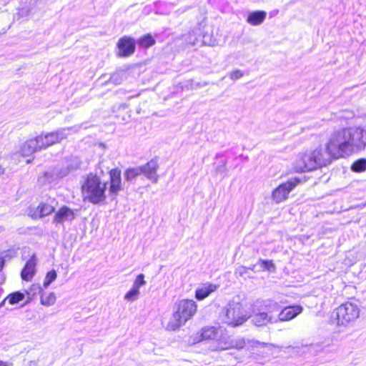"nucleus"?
Segmentation results:
<instances>
[{"mask_svg":"<svg viewBox=\"0 0 366 366\" xmlns=\"http://www.w3.org/2000/svg\"><path fill=\"white\" fill-rule=\"evenodd\" d=\"M75 218L76 213L74 210L64 205L55 212L52 222L56 225L63 224L65 222H71Z\"/></svg>","mask_w":366,"mask_h":366,"instance_id":"nucleus-13","label":"nucleus"},{"mask_svg":"<svg viewBox=\"0 0 366 366\" xmlns=\"http://www.w3.org/2000/svg\"><path fill=\"white\" fill-rule=\"evenodd\" d=\"M139 168L142 171V174H144L148 179L154 183L157 182L159 176L157 172L159 164L156 159H152L147 164L139 166Z\"/></svg>","mask_w":366,"mask_h":366,"instance_id":"nucleus-14","label":"nucleus"},{"mask_svg":"<svg viewBox=\"0 0 366 366\" xmlns=\"http://www.w3.org/2000/svg\"><path fill=\"white\" fill-rule=\"evenodd\" d=\"M146 285V281L144 280V275L143 274H139L137 276L132 287L139 290L140 287Z\"/></svg>","mask_w":366,"mask_h":366,"instance_id":"nucleus-32","label":"nucleus"},{"mask_svg":"<svg viewBox=\"0 0 366 366\" xmlns=\"http://www.w3.org/2000/svg\"><path fill=\"white\" fill-rule=\"evenodd\" d=\"M57 277L56 272L51 269L46 274L43 285L45 288L48 287Z\"/></svg>","mask_w":366,"mask_h":366,"instance_id":"nucleus-29","label":"nucleus"},{"mask_svg":"<svg viewBox=\"0 0 366 366\" xmlns=\"http://www.w3.org/2000/svg\"><path fill=\"white\" fill-rule=\"evenodd\" d=\"M117 47L119 49V56L128 57L134 53L136 42L132 37L124 36L120 38L118 41Z\"/></svg>","mask_w":366,"mask_h":366,"instance_id":"nucleus-12","label":"nucleus"},{"mask_svg":"<svg viewBox=\"0 0 366 366\" xmlns=\"http://www.w3.org/2000/svg\"><path fill=\"white\" fill-rule=\"evenodd\" d=\"M335 153L330 139L325 148L319 147L300 154L295 162V169L297 172H305L325 167L330 164L332 159L339 158Z\"/></svg>","mask_w":366,"mask_h":366,"instance_id":"nucleus-2","label":"nucleus"},{"mask_svg":"<svg viewBox=\"0 0 366 366\" xmlns=\"http://www.w3.org/2000/svg\"><path fill=\"white\" fill-rule=\"evenodd\" d=\"M222 322L237 327L242 325L247 320L246 312L242 305L239 302L230 301L219 313Z\"/></svg>","mask_w":366,"mask_h":366,"instance_id":"nucleus-6","label":"nucleus"},{"mask_svg":"<svg viewBox=\"0 0 366 366\" xmlns=\"http://www.w3.org/2000/svg\"><path fill=\"white\" fill-rule=\"evenodd\" d=\"M31 11L27 8H21L19 9L18 12V15L21 17H24L28 16L30 14Z\"/></svg>","mask_w":366,"mask_h":366,"instance_id":"nucleus-38","label":"nucleus"},{"mask_svg":"<svg viewBox=\"0 0 366 366\" xmlns=\"http://www.w3.org/2000/svg\"><path fill=\"white\" fill-rule=\"evenodd\" d=\"M267 12L262 10L249 11L247 16V22L252 26H258L264 22Z\"/></svg>","mask_w":366,"mask_h":366,"instance_id":"nucleus-18","label":"nucleus"},{"mask_svg":"<svg viewBox=\"0 0 366 366\" xmlns=\"http://www.w3.org/2000/svg\"><path fill=\"white\" fill-rule=\"evenodd\" d=\"M69 130V128H61L52 132H42L38 135L39 138L41 139L40 144L42 149H46L49 147L59 143L66 139Z\"/></svg>","mask_w":366,"mask_h":366,"instance_id":"nucleus-8","label":"nucleus"},{"mask_svg":"<svg viewBox=\"0 0 366 366\" xmlns=\"http://www.w3.org/2000/svg\"><path fill=\"white\" fill-rule=\"evenodd\" d=\"M217 337V329L214 327H207L202 329L199 341L214 340Z\"/></svg>","mask_w":366,"mask_h":366,"instance_id":"nucleus-20","label":"nucleus"},{"mask_svg":"<svg viewBox=\"0 0 366 366\" xmlns=\"http://www.w3.org/2000/svg\"><path fill=\"white\" fill-rule=\"evenodd\" d=\"M200 38V36H197L196 33L192 31V32H189L188 36L186 38V41L187 43L194 46L198 44L199 39Z\"/></svg>","mask_w":366,"mask_h":366,"instance_id":"nucleus-33","label":"nucleus"},{"mask_svg":"<svg viewBox=\"0 0 366 366\" xmlns=\"http://www.w3.org/2000/svg\"><path fill=\"white\" fill-rule=\"evenodd\" d=\"M229 76L232 80L235 81L242 78L244 76V72L239 69H236L230 72Z\"/></svg>","mask_w":366,"mask_h":366,"instance_id":"nucleus-35","label":"nucleus"},{"mask_svg":"<svg viewBox=\"0 0 366 366\" xmlns=\"http://www.w3.org/2000/svg\"><path fill=\"white\" fill-rule=\"evenodd\" d=\"M107 182H102L100 178L93 173H89L81 185L82 196L84 201L93 204H99L107 198Z\"/></svg>","mask_w":366,"mask_h":366,"instance_id":"nucleus-4","label":"nucleus"},{"mask_svg":"<svg viewBox=\"0 0 366 366\" xmlns=\"http://www.w3.org/2000/svg\"><path fill=\"white\" fill-rule=\"evenodd\" d=\"M0 366H11V364H9L7 362L0 360Z\"/></svg>","mask_w":366,"mask_h":366,"instance_id":"nucleus-41","label":"nucleus"},{"mask_svg":"<svg viewBox=\"0 0 366 366\" xmlns=\"http://www.w3.org/2000/svg\"><path fill=\"white\" fill-rule=\"evenodd\" d=\"M197 305L193 300H181L174 307L172 318L167 325V330L174 331L184 325L197 312Z\"/></svg>","mask_w":366,"mask_h":366,"instance_id":"nucleus-5","label":"nucleus"},{"mask_svg":"<svg viewBox=\"0 0 366 366\" xmlns=\"http://www.w3.org/2000/svg\"><path fill=\"white\" fill-rule=\"evenodd\" d=\"M279 310L276 314L277 323L279 322L290 321L302 312L303 307L301 305H290L282 307L279 304Z\"/></svg>","mask_w":366,"mask_h":366,"instance_id":"nucleus-10","label":"nucleus"},{"mask_svg":"<svg viewBox=\"0 0 366 366\" xmlns=\"http://www.w3.org/2000/svg\"><path fill=\"white\" fill-rule=\"evenodd\" d=\"M25 298V293L21 291H16L7 295L6 300H8L10 305H15L22 301Z\"/></svg>","mask_w":366,"mask_h":366,"instance_id":"nucleus-24","label":"nucleus"},{"mask_svg":"<svg viewBox=\"0 0 366 366\" xmlns=\"http://www.w3.org/2000/svg\"><path fill=\"white\" fill-rule=\"evenodd\" d=\"M139 293V290L132 287V288L125 294L124 300L129 302H134L138 299Z\"/></svg>","mask_w":366,"mask_h":366,"instance_id":"nucleus-28","label":"nucleus"},{"mask_svg":"<svg viewBox=\"0 0 366 366\" xmlns=\"http://www.w3.org/2000/svg\"><path fill=\"white\" fill-rule=\"evenodd\" d=\"M352 171L361 172L366 169V159L362 158L356 160L351 166Z\"/></svg>","mask_w":366,"mask_h":366,"instance_id":"nucleus-27","label":"nucleus"},{"mask_svg":"<svg viewBox=\"0 0 366 366\" xmlns=\"http://www.w3.org/2000/svg\"><path fill=\"white\" fill-rule=\"evenodd\" d=\"M279 303L272 300H257L252 305V322L257 327L267 326L277 323L276 314L279 310Z\"/></svg>","mask_w":366,"mask_h":366,"instance_id":"nucleus-3","label":"nucleus"},{"mask_svg":"<svg viewBox=\"0 0 366 366\" xmlns=\"http://www.w3.org/2000/svg\"><path fill=\"white\" fill-rule=\"evenodd\" d=\"M227 162V159H224L219 161L218 163H214L216 172L221 174H226L227 172V168L226 167Z\"/></svg>","mask_w":366,"mask_h":366,"instance_id":"nucleus-31","label":"nucleus"},{"mask_svg":"<svg viewBox=\"0 0 366 366\" xmlns=\"http://www.w3.org/2000/svg\"><path fill=\"white\" fill-rule=\"evenodd\" d=\"M260 260H261V264L262 266L263 271L267 270L269 272H275L276 267L272 260L262 259H260Z\"/></svg>","mask_w":366,"mask_h":366,"instance_id":"nucleus-30","label":"nucleus"},{"mask_svg":"<svg viewBox=\"0 0 366 366\" xmlns=\"http://www.w3.org/2000/svg\"><path fill=\"white\" fill-rule=\"evenodd\" d=\"M358 305L351 302L340 305L332 313L339 326H352L360 316Z\"/></svg>","mask_w":366,"mask_h":366,"instance_id":"nucleus-7","label":"nucleus"},{"mask_svg":"<svg viewBox=\"0 0 366 366\" xmlns=\"http://www.w3.org/2000/svg\"><path fill=\"white\" fill-rule=\"evenodd\" d=\"M54 212V207L48 203L41 202L36 208V211L31 216L33 218H43Z\"/></svg>","mask_w":366,"mask_h":366,"instance_id":"nucleus-19","label":"nucleus"},{"mask_svg":"<svg viewBox=\"0 0 366 366\" xmlns=\"http://www.w3.org/2000/svg\"><path fill=\"white\" fill-rule=\"evenodd\" d=\"M300 182L297 177L291 178L286 182L280 184L272 194V199L276 203L285 200L289 193Z\"/></svg>","mask_w":366,"mask_h":366,"instance_id":"nucleus-9","label":"nucleus"},{"mask_svg":"<svg viewBox=\"0 0 366 366\" xmlns=\"http://www.w3.org/2000/svg\"><path fill=\"white\" fill-rule=\"evenodd\" d=\"M74 169L71 165L62 167L58 171L57 176L58 177L63 178L68 175Z\"/></svg>","mask_w":366,"mask_h":366,"instance_id":"nucleus-34","label":"nucleus"},{"mask_svg":"<svg viewBox=\"0 0 366 366\" xmlns=\"http://www.w3.org/2000/svg\"><path fill=\"white\" fill-rule=\"evenodd\" d=\"M109 195L117 197L120 191L123 189L122 183V172L119 168H114L109 171Z\"/></svg>","mask_w":366,"mask_h":366,"instance_id":"nucleus-11","label":"nucleus"},{"mask_svg":"<svg viewBox=\"0 0 366 366\" xmlns=\"http://www.w3.org/2000/svg\"><path fill=\"white\" fill-rule=\"evenodd\" d=\"M155 42V39L151 34L144 35L139 38L137 41V44L144 48H149L153 46Z\"/></svg>","mask_w":366,"mask_h":366,"instance_id":"nucleus-25","label":"nucleus"},{"mask_svg":"<svg viewBox=\"0 0 366 366\" xmlns=\"http://www.w3.org/2000/svg\"><path fill=\"white\" fill-rule=\"evenodd\" d=\"M4 259L3 257H0V272L1 271L4 265Z\"/></svg>","mask_w":366,"mask_h":366,"instance_id":"nucleus-39","label":"nucleus"},{"mask_svg":"<svg viewBox=\"0 0 366 366\" xmlns=\"http://www.w3.org/2000/svg\"><path fill=\"white\" fill-rule=\"evenodd\" d=\"M7 300H6V298H4L1 302H0V308L4 307L5 305V303L6 302Z\"/></svg>","mask_w":366,"mask_h":366,"instance_id":"nucleus-42","label":"nucleus"},{"mask_svg":"<svg viewBox=\"0 0 366 366\" xmlns=\"http://www.w3.org/2000/svg\"><path fill=\"white\" fill-rule=\"evenodd\" d=\"M36 257L35 254H33L30 259L26 262L21 272V277L23 280L26 282L31 280L36 274Z\"/></svg>","mask_w":366,"mask_h":366,"instance_id":"nucleus-16","label":"nucleus"},{"mask_svg":"<svg viewBox=\"0 0 366 366\" xmlns=\"http://www.w3.org/2000/svg\"><path fill=\"white\" fill-rule=\"evenodd\" d=\"M366 132L360 127H350L335 132L330 137L331 147L335 155L349 156L354 149H363L366 147Z\"/></svg>","mask_w":366,"mask_h":366,"instance_id":"nucleus-1","label":"nucleus"},{"mask_svg":"<svg viewBox=\"0 0 366 366\" xmlns=\"http://www.w3.org/2000/svg\"><path fill=\"white\" fill-rule=\"evenodd\" d=\"M28 366H36V362L31 361Z\"/></svg>","mask_w":366,"mask_h":366,"instance_id":"nucleus-43","label":"nucleus"},{"mask_svg":"<svg viewBox=\"0 0 366 366\" xmlns=\"http://www.w3.org/2000/svg\"><path fill=\"white\" fill-rule=\"evenodd\" d=\"M237 347H239V348H242L244 345V340H241L239 341L238 343H237Z\"/></svg>","mask_w":366,"mask_h":366,"instance_id":"nucleus-40","label":"nucleus"},{"mask_svg":"<svg viewBox=\"0 0 366 366\" xmlns=\"http://www.w3.org/2000/svg\"><path fill=\"white\" fill-rule=\"evenodd\" d=\"M142 174V171L139 167H129L127 169L124 174L125 181L129 182H133L135 179Z\"/></svg>","mask_w":366,"mask_h":366,"instance_id":"nucleus-22","label":"nucleus"},{"mask_svg":"<svg viewBox=\"0 0 366 366\" xmlns=\"http://www.w3.org/2000/svg\"><path fill=\"white\" fill-rule=\"evenodd\" d=\"M218 287L219 285L210 282L204 283L195 290V298L199 301H202L215 292Z\"/></svg>","mask_w":366,"mask_h":366,"instance_id":"nucleus-17","label":"nucleus"},{"mask_svg":"<svg viewBox=\"0 0 366 366\" xmlns=\"http://www.w3.org/2000/svg\"><path fill=\"white\" fill-rule=\"evenodd\" d=\"M234 148H232L231 149L229 150H227V151H224L223 152H220V153H217L215 156V158L217 159L220 157H225L227 158H229V154H235L236 152L234 151Z\"/></svg>","mask_w":366,"mask_h":366,"instance_id":"nucleus-36","label":"nucleus"},{"mask_svg":"<svg viewBox=\"0 0 366 366\" xmlns=\"http://www.w3.org/2000/svg\"><path fill=\"white\" fill-rule=\"evenodd\" d=\"M56 295L54 292H50L49 295H45L43 293L41 295V304L44 306H51L55 303Z\"/></svg>","mask_w":366,"mask_h":366,"instance_id":"nucleus-26","label":"nucleus"},{"mask_svg":"<svg viewBox=\"0 0 366 366\" xmlns=\"http://www.w3.org/2000/svg\"><path fill=\"white\" fill-rule=\"evenodd\" d=\"M41 293H43V290L39 285H32L28 290L25 291V295H27V300L23 305H25L32 301L37 294L41 295Z\"/></svg>","mask_w":366,"mask_h":366,"instance_id":"nucleus-21","label":"nucleus"},{"mask_svg":"<svg viewBox=\"0 0 366 366\" xmlns=\"http://www.w3.org/2000/svg\"><path fill=\"white\" fill-rule=\"evenodd\" d=\"M41 139L36 136L34 138L26 141L21 147L20 152L24 157H29L35 152L42 150L40 141Z\"/></svg>","mask_w":366,"mask_h":366,"instance_id":"nucleus-15","label":"nucleus"},{"mask_svg":"<svg viewBox=\"0 0 366 366\" xmlns=\"http://www.w3.org/2000/svg\"><path fill=\"white\" fill-rule=\"evenodd\" d=\"M249 269H250L252 271H253L254 272H262L263 270H262V264H261L260 259H259V261L256 264H253Z\"/></svg>","mask_w":366,"mask_h":366,"instance_id":"nucleus-37","label":"nucleus"},{"mask_svg":"<svg viewBox=\"0 0 366 366\" xmlns=\"http://www.w3.org/2000/svg\"><path fill=\"white\" fill-rule=\"evenodd\" d=\"M125 78V72L123 70H117L111 74L107 84L112 83L115 85H119L122 83Z\"/></svg>","mask_w":366,"mask_h":366,"instance_id":"nucleus-23","label":"nucleus"},{"mask_svg":"<svg viewBox=\"0 0 366 366\" xmlns=\"http://www.w3.org/2000/svg\"><path fill=\"white\" fill-rule=\"evenodd\" d=\"M4 172V169L2 168V167L0 165V174L3 173Z\"/></svg>","mask_w":366,"mask_h":366,"instance_id":"nucleus-44","label":"nucleus"}]
</instances>
